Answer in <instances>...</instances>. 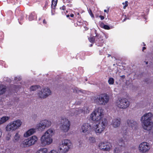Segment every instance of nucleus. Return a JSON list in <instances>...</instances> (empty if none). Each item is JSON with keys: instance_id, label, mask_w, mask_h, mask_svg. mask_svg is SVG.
<instances>
[{"instance_id": "f257e3e1", "label": "nucleus", "mask_w": 153, "mask_h": 153, "mask_svg": "<svg viewBox=\"0 0 153 153\" xmlns=\"http://www.w3.org/2000/svg\"><path fill=\"white\" fill-rule=\"evenodd\" d=\"M153 115L152 113L149 112L145 114L141 118L142 123V127L145 130L148 131L151 130L153 126V123L152 119Z\"/></svg>"}, {"instance_id": "f03ea898", "label": "nucleus", "mask_w": 153, "mask_h": 153, "mask_svg": "<svg viewBox=\"0 0 153 153\" xmlns=\"http://www.w3.org/2000/svg\"><path fill=\"white\" fill-rule=\"evenodd\" d=\"M54 134V131L52 128L48 130L42 135L40 139V143L42 146L51 144L53 142L52 136Z\"/></svg>"}, {"instance_id": "7ed1b4c3", "label": "nucleus", "mask_w": 153, "mask_h": 153, "mask_svg": "<svg viewBox=\"0 0 153 153\" xmlns=\"http://www.w3.org/2000/svg\"><path fill=\"white\" fill-rule=\"evenodd\" d=\"M72 144L70 140L68 139L62 140L59 144L57 151L59 153H66L72 147Z\"/></svg>"}, {"instance_id": "20e7f679", "label": "nucleus", "mask_w": 153, "mask_h": 153, "mask_svg": "<svg viewBox=\"0 0 153 153\" xmlns=\"http://www.w3.org/2000/svg\"><path fill=\"white\" fill-rule=\"evenodd\" d=\"M107 125V121L105 118H103L99 121L96 122V125L94 127L95 132L96 133H101L105 129Z\"/></svg>"}, {"instance_id": "39448f33", "label": "nucleus", "mask_w": 153, "mask_h": 153, "mask_svg": "<svg viewBox=\"0 0 153 153\" xmlns=\"http://www.w3.org/2000/svg\"><path fill=\"white\" fill-rule=\"evenodd\" d=\"M22 122L20 120H17L11 122L6 127L7 131L12 132L19 128L22 125Z\"/></svg>"}, {"instance_id": "423d86ee", "label": "nucleus", "mask_w": 153, "mask_h": 153, "mask_svg": "<svg viewBox=\"0 0 153 153\" xmlns=\"http://www.w3.org/2000/svg\"><path fill=\"white\" fill-rule=\"evenodd\" d=\"M95 98L94 102L100 105H105L108 103L109 100V96L106 94L98 95Z\"/></svg>"}, {"instance_id": "0eeeda50", "label": "nucleus", "mask_w": 153, "mask_h": 153, "mask_svg": "<svg viewBox=\"0 0 153 153\" xmlns=\"http://www.w3.org/2000/svg\"><path fill=\"white\" fill-rule=\"evenodd\" d=\"M91 117L93 121L96 122L105 118L103 117V110L100 108L96 109L91 114Z\"/></svg>"}, {"instance_id": "6e6552de", "label": "nucleus", "mask_w": 153, "mask_h": 153, "mask_svg": "<svg viewBox=\"0 0 153 153\" xmlns=\"http://www.w3.org/2000/svg\"><path fill=\"white\" fill-rule=\"evenodd\" d=\"M130 104L128 100L124 98H119L116 102L117 107L121 109H126L129 106Z\"/></svg>"}, {"instance_id": "1a4fd4ad", "label": "nucleus", "mask_w": 153, "mask_h": 153, "mask_svg": "<svg viewBox=\"0 0 153 153\" xmlns=\"http://www.w3.org/2000/svg\"><path fill=\"white\" fill-rule=\"evenodd\" d=\"M61 125L60 128L63 132H68L70 128V123L68 120L64 117L61 118Z\"/></svg>"}, {"instance_id": "9d476101", "label": "nucleus", "mask_w": 153, "mask_h": 153, "mask_svg": "<svg viewBox=\"0 0 153 153\" xmlns=\"http://www.w3.org/2000/svg\"><path fill=\"white\" fill-rule=\"evenodd\" d=\"M98 148L100 150L104 151H110L112 148L111 143L107 141H102L98 144Z\"/></svg>"}, {"instance_id": "9b49d317", "label": "nucleus", "mask_w": 153, "mask_h": 153, "mask_svg": "<svg viewBox=\"0 0 153 153\" xmlns=\"http://www.w3.org/2000/svg\"><path fill=\"white\" fill-rule=\"evenodd\" d=\"M51 93L50 89L48 88H45L42 89L38 93V95L39 97L41 98H46Z\"/></svg>"}, {"instance_id": "f8f14e48", "label": "nucleus", "mask_w": 153, "mask_h": 153, "mask_svg": "<svg viewBox=\"0 0 153 153\" xmlns=\"http://www.w3.org/2000/svg\"><path fill=\"white\" fill-rule=\"evenodd\" d=\"M150 147L149 143L146 142H143L139 146V149L140 152L145 153L148 152L150 149Z\"/></svg>"}, {"instance_id": "ddd939ff", "label": "nucleus", "mask_w": 153, "mask_h": 153, "mask_svg": "<svg viewBox=\"0 0 153 153\" xmlns=\"http://www.w3.org/2000/svg\"><path fill=\"white\" fill-rule=\"evenodd\" d=\"M127 136L126 134L123 135L122 137L118 139L117 142L119 146L125 147L127 144Z\"/></svg>"}, {"instance_id": "4468645a", "label": "nucleus", "mask_w": 153, "mask_h": 153, "mask_svg": "<svg viewBox=\"0 0 153 153\" xmlns=\"http://www.w3.org/2000/svg\"><path fill=\"white\" fill-rule=\"evenodd\" d=\"M85 111V108H73L71 109L69 112V115L72 116L74 115H78L80 113L83 112Z\"/></svg>"}, {"instance_id": "2eb2a0df", "label": "nucleus", "mask_w": 153, "mask_h": 153, "mask_svg": "<svg viewBox=\"0 0 153 153\" xmlns=\"http://www.w3.org/2000/svg\"><path fill=\"white\" fill-rule=\"evenodd\" d=\"M127 124L128 126L133 129H136L137 127L138 123L133 120L128 119L127 121Z\"/></svg>"}, {"instance_id": "dca6fc26", "label": "nucleus", "mask_w": 153, "mask_h": 153, "mask_svg": "<svg viewBox=\"0 0 153 153\" xmlns=\"http://www.w3.org/2000/svg\"><path fill=\"white\" fill-rule=\"evenodd\" d=\"M91 129V126L88 123L83 124L81 127V131L85 134H88Z\"/></svg>"}, {"instance_id": "f3484780", "label": "nucleus", "mask_w": 153, "mask_h": 153, "mask_svg": "<svg viewBox=\"0 0 153 153\" xmlns=\"http://www.w3.org/2000/svg\"><path fill=\"white\" fill-rule=\"evenodd\" d=\"M38 138L36 136H33L26 139L28 147L34 144L37 141Z\"/></svg>"}, {"instance_id": "a211bd4d", "label": "nucleus", "mask_w": 153, "mask_h": 153, "mask_svg": "<svg viewBox=\"0 0 153 153\" xmlns=\"http://www.w3.org/2000/svg\"><path fill=\"white\" fill-rule=\"evenodd\" d=\"M120 119L115 118L112 120L111 124L114 128L118 127L120 124Z\"/></svg>"}, {"instance_id": "6ab92c4d", "label": "nucleus", "mask_w": 153, "mask_h": 153, "mask_svg": "<svg viewBox=\"0 0 153 153\" xmlns=\"http://www.w3.org/2000/svg\"><path fill=\"white\" fill-rule=\"evenodd\" d=\"M36 129L34 128H31L26 131L24 134V137H27L33 134L36 132Z\"/></svg>"}, {"instance_id": "aec40b11", "label": "nucleus", "mask_w": 153, "mask_h": 153, "mask_svg": "<svg viewBox=\"0 0 153 153\" xmlns=\"http://www.w3.org/2000/svg\"><path fill=\"white\" fill-rule=\"evenodd\" d=\"M41 122L43 124V126L45 128L49 127L51 124V122L48 120H45L41 121Z\"/></svg>"}, {"instance_id": "412c9836", "label": "nucleus", "mask_w": 153, "mask_h": 153, "mask_svg": "<svg viewBox=\"0 0 153 153\" xmlns=\"http://www.w3.org/2000/svg\"><path fill=\"white\" fill-rule=\"evenodd\" d=\"M96 43L98 46H101L104 42L103 39L101 37L97 38L96 39Z\"/></svg>"}, {"instance_id": "4be33fe9", "label": "nucleus", "mask_w": 153, "mask_h": 153, "mask_svg": "<svg viewBox=\"0 0 153 153\" xmlns=\"http://www.w3.org/2000/svg\"><path fill=\"white\" fill-rule=\"evenodd\" d=\"M36 128L39 131H43L45 128L41 122L37 125Z\"/></svg>"}, {"instance_id": "5701e85b", "label": "nucleus", "mask_w": 153, "mask_h": 153, "mask_svg": "<svg viewBox=\"0 0 153 153\" xmlns=\"http://www.w3.org/2000/svg\"><path fill=\"white\" fill-rule=\"evenodd\" d=\"M20 136L19 133H16L13 137V141L15 143L18 142L20 139Z\"/></svg>"}, {"instance_id": "b1692460", "label": "nucleus", "mask_w": 153, "mask_h": 153, "mask_svg": "<svg viewBox=\"0 0 153 153\" xmlns=\"http://www.w3.org/2000/svg\"><path fill=\"white\" fill-rule=\"evenodd\" d=\"M6 91V86L2 85H0V95H1L4 93Z\"/></svg>"}, {"instance_id": "393cba45", "label": "nucleus", "mask_w": 153, "mask_h": 153, "mask_svg": "<svg viewBox=\"0 0 153 153\" xmlns=\"http://www.w3.org/2000/svg\"><path fill=\"white\" fill-rule=\"evenodd\" d=\"M9 117H8L4 116L2 117L0 120V124H2L8 120Z\"/></svg>"}, {"instance_id": "a878e982", "label": "nucleus", "mask_w": 153, "mask_h": 153, "mask_svg": "<svg viewBox=\"0 0 153 153\" xmlns=\"http://www.w3.org/2000/svg\"><path fill=\"white\" fill-rule=\"evenodd\" d=\"M74 91L76 92L80 95H81L82 94H84L85 93V91H83L82 90H80L77 88H75Z\"/></svg>"}, {"instance_id": "bb28decb", "label": "nucleus", "mask_w": 153, "mask_h": 153, "mask_svg": "<svg viewBox=\"0 0 153 153\" xmlns=\"http://www.w3.org/2000/svg\"><path fill=\"white\" fill-rule=\"evenodd\" d=\"M20 146L22 148H25L28 147L27 141H26V140H25L22 143L20 144Z\"/></svg>"}, {"instance_id": "cd10ccee", "label": "nucleus", "mask_w": 153, "mask_h": 153, "mask_svg": "<svg viewBox=\"0 0 153 153\" xmlns=\"http://www.w3.org/2000/svg\"><path fill=\"white\" fill-rule=\"evenodd\" d=\"M57 0H52V4L51 5V8L53 9L55 8V7L56 5Z\"/></svg>"}, {"instance_id": "c85d7f7f", "label": "nucleus", "mask_w": 153, "mask_h": 153, "mask_svg": "<svg viewBox=\"0 0 153 153\" xmlns=\"http://www.w3.org/2000/svg\"><path fill=\"white\" fill-rule=\"evenodd\" d=\"M100 26L102 28H103L105 29L109 30L110 29V28L108 26L105 25L103 23H101L100 24Z\"/></svg>"}, {"instance_id": "c756f323", "label": "nucleus", "mask_w": 153, "mask_h": 153, "mask_svg": "<svg viewBox=\"0 0 153 153\" xmlns=\"http://www.w3.org/2000/svg\"><path fill=\"white\" fill-rule=\"evenodd\" d=\"M89 140L90 143H94L96 142V140L94 137H90L89 138Z\"/></svg>"}, {"instance_id": "7c9ffc66", "label": "nucleus", "mask_w": 153, "mask_h": 153, "mask_svg": "<svg viewBox=\"0 0 153 153\" xmlns=\"http://www.w3.org/2000/svg\"><path fill=\"white\" fill-rule=\"evenodd\" d=\"M39 87L38 85H33L30 87V91H34L36 90Z\"/></svg>"}, {"instance_id": "2f4dec72", "label": "nucleus", "mask_w": 153, "mask_h": 153, "mask_svg": "<svg viewBox=\"0 0 153 153\" xmlns=\"http://www.w3.org/2000/svg\"><path fill=\"white\" fill-rule=\"evenodd\" d=\"M47 150L46 149H40L36 153H47Z\"/></svg>"}, {"instance_id": "473e14b6", "label": "nucleus", "mask_w": 153, "mask_h": 153, "mask_svg": "<svg viewBox=\"0 0 153 153\" xmlns=\"http://www.w3.org/2000/svg\"><path fill=\"white\" fill-rule=\"evenodd\" d=\"M121 151L118 147H115L113 150L114 153H120Z\"/></svg>"}, {"instance_id": "72a5a7b5", "label": "nucleus", "mask_w": 153, "mask_h": 153, "mask_svg": "<svg viewBox=\"0 0 153 153\" xmlns=\"http://www.w3.org/2000/svg\"><path fill=\"white\" fill-rule=\"evenodd\" d=\"M108 82L109 84L112 85L114 83V79L113 78L111 77L109 78Z\"/></svg>"}, {"instance_id": "f704fd0d", "label": "nucleus", "mask_w": 153, "mask_h": 153, "mask_svg": "<svg viewBox=\"0 0 153 153\" xmlns=\"http://www.w3.org/2000/svg\"><path fill=\"white\" fill-rule=\"evenodd\" d=\"M95 39L94 37H91L88 38L89 41L92 43H93L94 42Z\"/></svg>"}, {"instance_id": "c9c22d12", "label": "nucleus", "mask_w": 153, "mask_h": 153, "mask_svg": "<svg viewBox=\"0 0 153 153\" xmlns=\"http://www.w3.org/2000/svg\"><path fill=\"white\" fill-rule=\"evenodd\" d=\"M128 2L127 1H126L125 2H123L122 4L123 5L125 4V5L123 6V8L124 9H126V7L128 6Z\"/></svg>"}, {"instance_id": "e433bc0d", "label": "nucleus", "mask_w": 153, "mask_h": 153, "mask_svg": "<svg viewBox=\"0 0 153 153\" xmlns=\"http://www.w3.org/2000/svg\"><path fill=\"white\" fill-rule=\"evenodd\" d=\"M34 16L33 14V13H31L29 16V19L31 21L33 19V16Z\"/></svg>"}, {"instance_id": "4c0bfd02", "label": "nucleus", "mask_w": 153, "mask_h": 153, "mask_svg": "<svg viewBox=\"0 0 153 153\" xmlns=\"http://www.w3.org/2000/svg\"><path fill=\"white\" fill-rule=\"evenodd\" d=\"M49 153H58V152L55 150H52L50 151Z\"/></svg>"}, {"instance_id": "58836bf2", "label": "nucleus", "mask_w": 153, "mask_h": 153, "mask_svg": "<svg viewBox=\"0 0 153 153\" xmlns=\"http://www.w3.org/2000/svg\"><path fill=\"white\" fill-rule=\"evenodd\" d=\"M21 79V78L19 76L15 77L14 78V80H15L19 81Z\"/></svg>"}, {"instance_id": "ea45409f", "label": "nucleus", "mask_w": 153, "mask_h": 153, "mask_svg": "<svg viewBox=\"0 0 153 153\" xmlns=\"http://www.w3.org/2000/svg\"><path fill=\"white\" fill-rule=\"evenodd\" d=\"M89 13L92 17H94V14H93L92 11L90 10H89Z\"/></svg>"}, {"instance_id": "a19ab883", "label": "nucleus", "mask_w": 153, "mask_h": 153, "mask_svg": "<svg viewBox=\"0 0 153 153\" xmlns=\"http://www.w3.org/2000/svg\"><path fill=\"white\" fill-rule=\"evenodd\" d=\"M99 17L102 20H103L104 18V17L101 15H100L99 16Z\"/></svg>"}, {"instance_id": "79ce46f5", "label": "nucleus", "mask_w": 153, "mask_h": 153, "mask_svg": "<svg viewBox=\"0 0 153 153\" xmlns=\"http://www.w3.org/2000/svg\"><path fill=\"white\" fill-rule=\"evenodd\" d=\"M60 9L63 10H64L65 9V6H63L62 7H60Z\"/></svg>"}, {"instance_id": "37998d69", "label": "nucleus", "mask_w": 153, "mask_h": 153, "mask_svg": "<svg viewBox=\"0 0 153 153\" xmlns=\"http://www.w3.org/2000/svg\"><path fill=\"white\" fill-rule=\"evenodd\" d=\"M70 16L71 17H73L74 16V15L73 14H71L70 15Z\"/></svg>"}, {"instance_id": "c03bdc74", "label": "nucleus", "mask_w": 153, "mask_h": 153, "mask_svg": "<svg viewBox=\"0 0 153 153\" xmlns=\"http://www.w3.org/2000/svg\"><path fill=\"white\" fill-rule=\"evenodd\" d=\"M43 23H46V22L45 21V19H44L43 21Z\"/></svg>"}, {"instance_id": "a18cd8bd", "label": "nucleus", "mask_w": 153, "mask_h": 153, "mask_svg": "<svg viewBox=\"0 0 153 153\" xmlns=\"http://www.w3.org/2000/svg\"><path fill=\"white\" fill-rule=\"evenodd\" d=\"M10 139V138L9 137H6V139L7 140H9Z\"/></svg>"}, {"instance_id": "49530a36", "label": "nucleus", "mask_w": 153, "mask_h": 153, "mask_svg": "<svg viewBox=\"0 0 153 153\" xmlns=\"http://www.w3.org/2000/svg\"><path fill=\"white\" fill-rule=\"evenodd\" d=\"M146 47H143V48L142 51H143V50H144V49H146Z\"/></svg>"}, {"instance_id": "de8ad7c7", "label": "nucleus", "mask_w": 153, "mask_h": 153, "mask_svg": "<svg viewBox=\"0 0 153 153\" xmlns=\"http://www.w3.org/2000/svg\"><path fill=\"white\" fill-rule=\"evenodd\" d=\"M121 77H122V78H125V76L124 75H123L122 76H121Z\"/></svg>"}, {"instance_id": "09e8293b", "label": "nucleus", "mask_w": 153, "mask_h": 153, "mask_svg": "<svg viewBox=\"0 0 153 153\" xmlns=\"http://www.w3.org/2000/svg\"><path fill=\"white\" fill-rule=\"evenodd\" d=\"M108 11H107L106 10H104V12H107Z\"/></svg>"}, {"instance_id": "8fccbe9b", "label": "nucleus", "mask_w": 153, "mask_h": 153, "mask_svg": "<svg viewBox=\"0 0 153 153\" xmlns=\"http://www.w3.org/2000/svg\"><path fill=\"white\" fill-rule=\"evenodd\" d=\"M126 20V18H125L123 20V22H124L125 21V20Z\"/></svg>"}, {"instance_id": "3c124183", "label": "nucleus", "mask_w": 153, "mask_h": 153, "mask_svg": "<svg viewBox=\"0 0 153 153\" xmlns=\"http://www.w3.org/2000/svg\"><path fill=\"white\" fill-rule=\"evenodd\" d=\"M92 45H93V44H90V47H91V46H92Z\"/></svg>"}, {"instance_id": "603ef678", "label": "nucleus", "mask_w": 153, "mask_h": 153, "mask_svg": "<svg viewBox=\"0 0 153 153\" xmlns=\"http://www.w3.org/2000/svg\"><path fill=\"white\" fill-rule=\"evenodd\" d=\"M66 16L67 17H69V15H68Z\"/></svg>"}, {"instance_id": "864d4df0", "label": "nucleus", "mask_w": 153, "mask_h": 153, "mask_svg": "<svg viewBox=\"0 0 153 153\" xmlns=\"http://www.w3.org/2000/svg\"><path fill=\"white\" fill-rule=\"evenodd\" d=\"M1 133L0 132V137L1 136Z\"/></svg>"}, {"instance_id": "5fc2aeb1", "label": "nucleus", "mask_w": 153, "mask_h": 153, "mask_svg": "<svg viewBox=\"0 0 153 153\" xmlns=\"http://www.w3.org/2000/svg\"><path fill=\"white\" fill-rule=\"evenodd\" d=\"M145 81L147 83H148V82H147V81H146V80H145Z\"/></svg>"}, {"instance_id": "6e6d98bb", "label": "nucleus", "mask_w": 153, "mask_h": 153, "mask_svg": "<svg viewBox=\"0 0 153 153\" xmlns=\"http://www.w3.org/2000/svg\"><path fill=\"white\" fill-rule=\"evenodd\" d=\"M41 19V18H40L39 19V20H40Z\"/></svg>"}, {"instance_id": "4d7b16f0", "label": "nucleus", "mask_w": 153, "mask_h": 153, "mask_svg": "<svg viewBox=\"0 0 153 153\" xmlns=\"http://www.w3.org/2000/svg\"><path fill=\"white\" fill-rule=\"evenodd\" d=\"M110 56V55H108V57L109 56Z\"/></svg>"}, {"instance_id": "13d9d810", "label": "nucleus", "mask_w": 153, "mask_h": 153, "mask_svg": "<svg viewBox=\"0 0 153 153\" xmlns=\"http://www.w3.org/2000/svg\"><path fill=\"white\" fill-rule=\"evenodd\" d=\"M147 63H148V62H146V64H147Z\"/></svg>"}]
</instances>
